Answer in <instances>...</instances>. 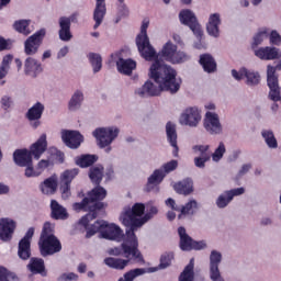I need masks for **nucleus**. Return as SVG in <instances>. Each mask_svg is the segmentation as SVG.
I'll list each match as a JSON object with an SVG mask.
<instances>
[{"mask_svg":"<svg viewBox=\"0 0 281 281\" xmlns=\"http://www.w3.org/2000/svg\"><path fill=\"white\" fill-rule=\"evenodd\" d=\"M269 38V29H261L258 33H256L252 37V42L250 43L251 49H259L260 45L265 43Z\"/></svg>","mask_w":281,"mask_h":281,"instance_id":"58836bf2","label":"nucleus"},{"mask_svg":"<svg viewBox=\"0 0 281 281\" xmlns=\"http://www.w3.org/2000/svg\"><path fill=\"white\" fill-rule=\"evenodd\" d=\"M87 229L86 237L91 238V236H95L98 232L100 233V238H104L105 240H114L115 243H122L126 236H124V231L117 225L113 223H109L104 220H98L89 226H83Z\"/></svg>","mask_w":281,"mask_h":281,"instance_id":"20e7f679","label":"nucleus"},{"mask_svg":"<svg viewBox=\"0 0 281 281\" xmlns=\"http://www.w3.org/2000/svg\"><path fill=\"white\" fill-rule=\"evenodd\" d=\"M0 281H19L16 273L7 270L5 267L0 266Z\"/></svg>","mask_w":281,"mask_h":281,"instance_id":"13d9d810","label":"nucleus"},{"mask_svg":"<svg viewBox=\"0 0 281 281\" xmlns=\"http://www.w3.org/2000/svg\"><path fill=\"white\" fill-rule=\"evenodd\" d=\"M50 216L55 221H67L69 218V213H67V209L58 203L56 200L50 201Z\"/></svg>","mask_w":281,"mask_h":281,"instance_id":"c85d7f7f","label":"nucleus"},{"mask_svg":"<svg viewBox=\"0 0 281 281\" xmlns=\"http://www.w3.org/2000/svg\"><path fill=\"white\" fill-rule=\"evenodd\" d=\"M175 260V252H164L160 257V263L156 268H150L151 272L159 271V269H168Z\"/></svg>","mask_w":281,"mask_h":281,"instance_id":"37998d69","label":"nucleus"},{"mask_svg":"<svg viewBox=\"0 0 281 281\" xmlns=\"http://www.w3.org/2000/svg\"><path fill=\"white\" fill-rule=\"evenodd\" d=\"M57 281H78V274L74 272H64L57 278Z\"/></svg>","mask_w":281,"mask_h":281,"instance_id":"338daca9","label":"nucleus"},{"mask_svg":"<svg viewBox=\"0 0 281 281\" xmlns=\"http://www.w3.org/2000/svg\"><path fill=\"white\" fill-rule=\"evenodd\" d=\"M200 65H202L206 74H214L216 71V60L210 54H203L200 56Z\"/></svg>","mask_w":281,"mask_h":281,"instance_id":"4c0bfd02","label":"nucleus"},{"mask_svg":"<svg viewBox=\"0 0 281 281\" xmlns=\"http://www.w3.org/2000/svg\"><path fill=\"white\" fill-rule=\"evenodd\" d=\"M231 76L234 78V80H237V82H240V80H245L247 76V68L243 67L239 70L232 69Z\"/></svg>","mask_w":281,"mask_h":281,"instance_id":"680f3d73","label":"nucleus"},{"mask_svg":"<svg viewBox=\"0 0 281 281\" xmlns=\"http://www.w3.org/2000/svg\"><path fill=\"white\" fill-rule=\"evenodd\" d=\"M179 168V161L178 160H170L168 162H165L160 169L162 170L165 177L166 175H170V172H175V170Z\"/></svg>","mask_w":281,"mask_h":281,"instance_id":"052dcab7","label":"nucleus"},{"mask_svg":"<svg viewBox=\"0 0 281 281\" xmlns=\"http://www.w3.org/2000/svg\"><path fill=\"white\" fill-rule=\"evenodd\" d=\"M16 229V222L12 218H1L0 220V240L3 243H10L14 231Z\"/></svg>","mask_w":281,"mask_h":281,"instance_id":"412c9836","label":"nucleus"},{"mask_svg":"<svg viewBox=\"0 0 281 281\" xmlns=\"http://www.w3.org/2000/svg\"><path fill=\"white\" fill-rule=\"evenodd\" d=\"M223 262V252L213 249L209 256V276L212 281H225L221 274V263Z\"/></svg>","mask_w":281,"mask_h":281,"instance_id":"9b49d317","label":"nucleus"},{"mask_svg":"<svg viewBox=\"0 0 281 281\" xmlns=\"http://www.w3.org/2000/svg\"><path fill=\"white\" fill-rule=\"evenodd\" d=\"M45 150H47V134H42L40 138L31 145L29 153L34 159H41Z\"/></svg>","mask_w":281,"mask_h":281,"instance_id":"5701e85b","label":"nucleus"},{"mask_svg":"<svg viewBox=\"0 0 281 281\" xmlns=\"http://www.w3.org/2000/svg\"><path fill=\"white\" fill-rule=\"evenodd\" d=\"M43 194H54L58 188V178L56 176H52L44 180L40 186Z\"/></svg>","mask_w":281,"mask_h":281,"instance_id":"c9c22d12","label":"nucleus"},{"mask_svg":"<svg viewBox=\"0 0 281 281\" xmlns=\"http://www.w3.org/2000/svg\"><path fill=\"white\" fill-rule=\"evenodd\" d=\"M90 65L93 69V74H98L102 69V56L100 54L90 53L88 55Z\"/></svg>","mask_w":281,"mask_h":281,"instance_id":"8fccbe9b","label":"nucleus"},{"mask_svg":"<svg viewBox=\"0 0 281 281\" xmlns=\"http://www.w3.org/2000/svg\"><path fill=\"white\" fill-rule=\"evenodd\" d=\"M254 54L260 60H281L280 48L273 46L255 48Z\"/></svg>","mask_w":281,"mask_h":281,"instance_id":"aec40b11","label":"nucleus"},{"mask_svg":"<svg viewBox=\"0 0 281 281\" xmlns=\"http://www.w3.org/2000/svg\"><path fill=\"white\" fill-rule=\"evenodd\" d=\"M177 52V45L172 44V42H167L161 49L160 56L164 60L170 63L171 58L175 56Z\"/></svg>","mask_w":281,"mask_h":281,"instance_id":"a18cd8bd","label":"nucleus"},{"mask_svg":"<svg viewBox=\"0 0 281 281\" xmlns=\"http://www.w3.org/2000/svg\"><path fill=\"white\" fill-rule=\"evenodd\" d=\"M166 135H167V142L175 148L173 150V157H178L179 155V146L177 145V125L172 122H168L166 124Z\"/></svg>","mask_w":281,"mask_h":281,"instance_id":"bb28decb","label":"nucleus"},{"mask_svg":"<svg viewBox=\"0 0 281 281\" xmlns=\"http://www.w3.org/2000/svg\"><path fill=\"white\" fill-rule=\"evenodd\" d=\"M32 238H34V227L29 228L19 243L18 256L21 260H27L32 256Z\"/></svg>","mask_w":281,"mask_h":281,"instance_id":"dca6fc26","label":"nucleus"},{"mask_svg":"<svg viewBox=\"0 0 281 281\" xmlns=\"http://www.w3.org/2000/svg\"><path fill=\"white\" fill-rule=\"evenodd\" d=\"M12 55H5L2 58V61L0 64V87H3L5 85V78L8 74H10V65H12L13 60Z\"/></svg>","mask_w":281,"mask_h":281,"instance_id":"473e14b6","label":"nucleus"},{"mask_svg":"<svg viewBox=\"0 0 281 281\" xmlns=\"http://www.w3.org/2000/svg\"><path fill=\"white\" fill-rule=\"evenodd\" d=\"M166 179V173H164V169L159 168L154 170V172L148 177L147 180V191L150 192L155 186H159L161 181Z\"/></svg>","mask_w":281,"mask_h":281,"instance_id":"72a5a7b5","label":"nucleus"},{"mask_svg":"<svg viewBox=\"0 0 281 281\" xmlns=\"http://www.w3.org/2000/svg\"><path fill=\"white\" fill-rule=\"evenodd\" d=\"M43 113H45V104L42 102H36L27 110L25 117L31 122L32 128H38V126H41V117H43Z\"/></svg>","mask_w":281,"mask_h":281,"instance_id":"a211bd4d","label":"nucleus"},{"mask_svg":"<svg viewBox=\"0 0 281 281\" xmlns=\"http://www.w3.org/2000/svg\"><path fill=\"white\" fill-rule=\"evenodd\" d=\"M119 5H117V14L114 20L115 23H120L122 19H126L128 14H131V11L128 10V7L123 0H117Z\"/></svg>","mask_w":281,"mask_h":281,"instance_id":"603ef678","label":"nucleus"},{"mask_svg":"<svg viewBox=\"0 0 281 281\" xmlns=\"http://www.w3.org/2000/svg\"><path fill=\"white\" fill-rule=\"evenodd\" d=\"M59 40L64 43H69L74 38L71 34V24L70 20L67 16L59 18V31H58Z\"/></svg>","mask_w":281,"mask_h":281,"instance_id":"b1692460","label":"nucleus"},{"mask_svg":"<svg viewBox=\"0 0 281 281\" xmlns=\"http://www.w3.org/2000/svg\"><path fill=\"white\" fill-rule=\"evenodd\" d=\"M139 244L137 241V236H135V231L130 227L125 232V237L121 247L111 248L108 250L110 256H124L128 260L142 261V254L139 252Z\"/></svg>","mask_w":281,"mask_h":281,"instance_id":"39448f33","label":"nucleus"},{"mask_svg":"<svg viewBox=\"0 0 281 281\" xmlns=\"http://www.w3.org/2000/svg\"><path fill=\"white\" fill-rule=\"evenodd\" d=\"M203 126L209 135H223V124L221 123V116L216 112L207 111L205 113Z\"/></svg>","mask_w":281,"mask_h":281,"instance_id":"f8f14e48","label":"nucleus"},{"mask_svg":"<svg viewBox=\"0 0 281 281\" xmlns=\"http://www.w3.org/2000/svg\"><path fill=\"white\" fill-rule=\"evenodd\" d=\"M61 142H64L65 146L76 150V148H80V144L85 142V136L80 134L78 131L74 130H61Z\"/></svg>","mask_w":281,"mask_h":281,"instance_id":"2eb2a0df","label":"nucleus"},{"mask_svg":"<svg viewBox=\"0 0 281 281\" xmlns=\"http://www.w3.org/2000/svg\"><path fill=\"white\" fill-rule=\"evenodd\" d=\"M38 247L41 256L44 258L47 256H54L63 250V245L56 236L40 237Z\"/></svg>","mask_w":281,"mask_h":281,"instance_id":"9d476101","label":"nucleus"},{"mask_svg":"<svg viewBox=\"0 0 281 281\" xmlns=\"http://www.w3.org/2000/svg\"><path fill=\"white\" fill-rule=\"evenodd\" d=\"M83 102H85V92L80 89L75 90L68 101V111H70L71 113H76V111H80V109H82Z\"/></svg>","mask_w":281,"mask_h":281,"instance_id":"a878e982","label":"nucleus"},{"mask_svg":"<svg viewBox=\"0 0 281 281\" xmlns=\"http://www.w3.org/2000/svg\"><path fill=\"white\" fill-rule=\"evenodd\" d=\"M144 273H146V269L144 268L132 269L125 272L117 281H135L136 278L144 276Z\"/></svg>","mask_w":281,"mask_h":281,"instance_id":"49530a36","label":"nucleus"},{"mask_svg":"<svg viewBox=\"0 0 281 281\" xmlns=\"http://www.w3.org/2000/svg\"><path fill=\"white\" fill-rule=\"evenodd\" d=\"M210 159L212 158H209L207 156L206 157H203V156H198L193 159L194 161V166L195 168H205V164H207V161H210Z\"/></svg>","mask_w":281,"mask_h":281,"instance_id":"774afa93","label":"nucleus"},{"mask_svg":"<svg viewBox=\"0 0 281 281\" xmlns=\"http://www.w3.org/2000/svg\"><path fill=\"white\" fill-rule=\"evenodd\" d=\"M95 8L93 11V21L95 22L93 25V30H98L102 25V21H104V16H106V0H95Z\"/></svg>","mask_w":281,"mask_h":281,"instance_id":"393cba45","label":"nucleus"},{"mask_svg":"<svg viewBox=\"0 0 281 281\" xmlns=\"http://www.w3.org/2000/svg\"><path fill=\"white\" fill-rule=\"evenodd\" d=\"M43 38H45V30H40L31 35L24 42V54L30 57L36 56L38 49H41V45H43Z\"/></svg>","mask_w":281,"mask_h":281,"instance_id":"ddd939ff","label":"nucleus"},{"mask_svg":"<svg viewBox=\"0 0 281 281\" xmlns=\"http://www.w3.org/2000/svg\"><path fill=\"white\" fill-rule=\"evenodd\" d=\"M136 45L142 58H145V60H155L154 63H161V60H159V55H157V50L150 45V38H136Z\"/></svg>","mask_w":281,"mask_h":281,"instance_id":"4468645a","label":"nucleus"},{"mask_svg":"<svg viewBox=\"0 0 281 281\" xmlns=\"http://www.w3.org/2000/svg\"><path fill=\"white\" fill-rule=\"evenodd\" d=\"M179 281H194V259H191L179 277Z\"/></svg>","mask_w":281,"mask_h":281,"instance_id":"de8ad7c7","label":"nucleus"},{"mask_svg":"<svg viewBox=\"0 0 281 281\" xmlns=\"http://www.w3.org/2000/svg\"><path fill=\"white\" fill-rule=\"evenodd\" d=\"M95 161H98L95 155H82L76 159V164L80 166V168H89V166H93Z\"/></svg>","mask_w":281,"mask_h":281,"instance_id":"09e8293b","label":"nucleus"},{"mask_svg":"<svg viewBox=\"0 0 281 281\" xmlns=\"http://www.w3.org/2000/svg\"><path fill=\"white\" fill-rule=\"evenodd\" d=\"M56 225L52 224L49 222L44 223L42 233H41V238L45 237V236H56L54 235V229H55Z\"/></svg>","mask_w":281,"mask_h":281,"instance_id":"69168bd1","label":"nucleus"},{"mask_svg":"<svg viewBox=\"0 0 281 281\" xmlns=\"http://www.w3.org/2000/svg\"><path fill=\"white\" fill-rule=\"evenodd\" d=\"M13 161L20 168L30 166L32 164V156L30 154V149H16L13 153Z\"/></svg>","mask_w":281,"mask_h":281,"instance_id":"cd10ccee","label":"nucleus"},{"mask_svg":"<svg viewBox=\"0 0 281 281\" xmlns=\"http://www.w3.org/2000/svg\"><path fill=\"white\" fill-rule=\"evenodd\" d=\"M149 77L158 87L151 81H146L135 90V94L139 98H153L159 95L161 91L175 94L181 89V78H177V70L172 66L164 64V61L156 60L151 64Z\"/></svg>","mask_w":281,"mask_h":281,"instance_id":"f257e3e1","label":"nucleus"},{"mask_svg":"<svg viewBox=\"0 0 281 281\" xmlns=\"http://www.w3.org/2000/svg\"><path fill=\"white\" fill-rule=\"evenodd\" d=\"M111 58H113V60H116V69L119 74H123V76H131V74H133V71L137 69V63L135 60L124 59L120 57V53L112 54Z\"/></svg>","mask_w":281,"mask_h":281,"instance_id":"6ab92c4d","label":"nucleus"},{"mask_svg":"<svg viewBox=\"0 0 281 281\" xmlns=\"http://www.w3.org/2000/svg\"><path fill=\"white\" fill-rule=\"evenodd\" d=\"M261 139L266 144L267 148L270 150H277L278 148V138L276 137V133L271 128L261 130Z\"/></svg>","mask_w":281,"mask_h":281,"instance_id":"c756f323","label":"nucleus"},{"mask_svg":"<svg viewBox=\"0 0 281 281\" xmlns=\"http://www.w3.org/2000/svg\"><path fill=\"white\" fill-rule=\"evenodd\" d=\"M202 117L201 109H199V106H188L181 112L179 123L181 126L196 128V126L201 124Z\"/></svg>","mask_w":281,"mask_h":281,"instance_id":"1a4fd4ad","label":"nucleus"},{"mask_svg":"<svg viewBox=\"0 0 281 281\" xmlns=\"http://www.w3.org/2000/svg\"><path fill=\"white\" fill-rule=\"evenodd\" d=\"M102 177H104V167L97 165L90 168L89 178L91 179L92 183L100 186Z\"/></svg>","mask_w":281,"mask_h":281,"instance_id":"79ce46f5","label":"nucleus"},{"mask_svg":"<svg viewBox=\"0 0 281 281\" xmlns=\"http://www.w3.org/2000/svg\"><path fill=\"white\" fill-rule=\"evenodd\" d=\"M196 210H199V202L196 200L191 199L180 207V214L178 218H183V216H194L196 214Z\"/></svg>","mask_w":281,"mask_h":281,"instance_id":"f704fd0d","label":"nucleus"},{"mask_svg":"<svg viewBox=\"0 0 281 281\" xmlns=\"http://www.w3.org/2000/svg\"><path fill=\"white\" fill-rule=\"evenodd\" d=\"M188 60H190V55H188V53L176 49V53H173V57H171L169 63H172V65H181V63H188Z\"/></svg>","mask_w":281,"mask_h":281,"instance_id":"864d4df0","label":"nucleus"},{"mask_svg":"<svg viewBox=\"0 0 281 281\" xmlns=\"http://www.w3.org/2000/svg\"><path fill=\"white\" fill-rule=\"evenodd\" d=\"M280 70L281 60H279L276 66H267V85L269 89L268 98L269 100H272V102H280L281 100L280 81L278 80V75L276 74V71Z\"/></svg>","mask_w":281,"mask_h":281,"instance_id":"0eeeda50","label":"nucleus"},{"mask_svg":"<svg viewBox=\"0 0 281 281\" xmlns=\"http://www.w3.org/2000/svg\"><path fill=\"white\" fill-rule=\"evenodd\" d=\"M246 85L247 87H258V85H260V72L256 71V70H251V69H247L246 70Z\"/></svg>","mask_w":281,"mask_h":281,"instance_id":"c03bdc74","label":"nucleus"},{"mask_svg":"<svg viewBox=\"0 0 281 281\" xmlns=\"http://www.w3.org/2000/svg\"><path fill=\"white\" fill-rule=\"evenodd\" d=\"M0 106L2 111H10L14 106V99L10 94H3L0 99Z\"/></svg>","mask_w":281,"mask_h":281,"instance_id":"bf43d9fd","label":"nucleus"},{"mask_svg":"<svg viewBox=\"0 0 281 281\" xmlns=\"http://www.w3.org/2000/svg\"><path fill=\"white\" fill-rule=\"evenodd\" d=\"M225 153H227V148L225 147V143L220 142L217 148H215L214 153L211 154L212 161L215 164H218L221 159L225 156Z\"/></svg>","mask_w":281,"mask_h":281,"instance_id":"5fc2aeb1","label":"nucleus"},{"mask_svg":"<svg viewBox=\"0 0 281 281\" xmlns=\"http://www.w3.org/2000/svg\"><path fill=\"white\" fill-rule=\"evenodd\" d=\"M232 198L229 193L226 191L222 192L217 199L215 200V205L218 207V210H225L229 203H232Z\"/></svg>","mask_w":281,"mask_h":281,"instance_id":"3c124183","label":"nucleus"},{"mask_svg":"<svg viewBox=\"0 0 281 281\" xmlns=\"http://www.w3.org/2000/svg\"><path fill=\"white\" fill-rule=\"evenodd\" d=\"M103 199H106V189L98 186L88 193V198H85L81 203H75L72 205L76 212H79V210L89 212L80 218L79 225L87 227L90 221L98 218V210L104 207V204L101 202Z\"/></svg>","mask_w":281,"mask_h":281,"instance_id":"7ed1b4c3","label":"nucleus"},{"mask_svg":"<svg viewBox=\"0 0 281 281\" xmlns=\"http://www.w3.org/2000/svg\"><path fill=\"white\" fill-rule=\"evenodd\" d=\"M30 20H18L13 23V29L15 32H19V34H23L24 36H29V34H32L33 29L30 27Z\"/></svg>","mask_w":281,"mask_h":281,"instance_id":"a19ab883","label":"nucleus"},{"mask_svg":"<svg viewBox=\"0 0 281 281\" xmlns=\"http://www.w3.org/2000/svg\"><path fill=\"white\" fill-rule=\"evenodd\" d=\"M24 168H25L24 175L25 177H27V179L34 178V177H41V171H38V169H34V165L32 164V161L30 165L24 166Z\"/></svg>","mask_w":281,"mask_h":281,"instance_id":"0e129e2a","label":"nucleus"},{"mask_svg":"<svg viewBox=\"0 0 281 281\" xmlns=\"http://www.w3.org/2000/svg\"><path fill=\"white\" fill-rule=\"evenodd\" d=\"M128 262L131 259H121L115 257H108L104 259V265L110 269H116L117 271H122L128 267Z\"/></svg>","mask_w":281,"mask_h":281,"instance_id":"2f4dec72","label":"nucleus"},{"mask_svg":"<svg viewBox=\"0 0 281 281\" xmlns=\"http://www.w3.org/2000/svg\"><path fill=\"white\" fill-rule=\"evenodd\" d=\"M179 21L182 25H187L193 32L195 38H201L203 36V26L199 23V19L194 11L190 9H183L179 13Z\"/></svg>","mask_w":281,"mask_h":281,"instance_id":"6e6552de","label":"nucleus"},{"mask_svg":"<svg viewBox=\"0 0 281 281\" xmlns=\"http://www.w3.org/2000/svg\"><path fill=\"white\" fill-rule=\"evenodd\" d=\"M221 25H223V18L221 16V13H210L205 24L206 34H209L212 38H220Z\"/></svg>","mask_w":281,"mask_h":281,"instance_id":"f3484780","label":"nucleus"},{"mask_svg":"<svg viewBox=\"0 0 281 281\" xmlns=\"http://www.w3.org/2000/svg\"><path fill=\"white\" fill-rule=\"evenodd\" d=\"M135 203L132 207L126 206L120 215V221L125 225V227H131L134 232H137L139 227L146 225L148 221L159 214V209L153 204V202L147 203Z\"/></svg>","mask_w":281,"mask_h":281,"instance_id":"f03ea898","label":"nucleus"},{"mask_svg":"<svg viewBox=\"0 0 281 281\" xmlns=\"http://www.w3.org/2000/svg\"><path fill=\"white\" fill-rule=\"evenodd\" d=\"M24 74L30 78H37L43 74V64L34 57H27L23 64Z\"/></svg>","mask_w":281,"mask_h":281,"instance_id":"4be33fe9","label":"nucleus"},{"mask_svg":"<svg viewBox=\"0 0 281 281\" xmlns=\"http://www.w3.org/2000/svg\"><path fill=\"white\" fill-rule=\"evenodd\" d=\"M29 269L31 273H40L41 276H46L45 261L42 258H31Z\"/></svg>","mask_w":281,"mask_h":281,"instance_id":"ea45409f","label":"nucleus"},{"mask_svg":"<svg viewBox=\"0 0 281 281\" xmlns=\"http://www.w3.org/2000/svg\"><path fill=\"white\" fill-rule=\"evenodd\" d=\"M78 172H79V170L77 168L68 169V170L64 171L60 176L61 183H70L71 184V181H74V179H76V177H78Z\"/></svg>","mask_w":281,"mask_h":281,"instance_id":"6e6d98bb","label":"nucleus"},{"mask_svg":"<svg viewBox=\"0 0 281 281\" xmlns=\"http://www.w3.org/2000/svg\"><path fill=\"white\" fill-rule=\"evenodd\" d=\"M173 188L178 194H184V196H188V194H192V192H194V182L192 179L187 178L176 183Z\"/></svg>","mask_w":281,"mask_h":281,"instance_id":"7c9ffc66","label":"nucleus"},{"mask_svg":"<svg viewBox=\"0 0 281 281\" xmlns=\"http://www.w3.org/2000/svg\"><path fill=\"white\" fill-rule=\"evenodd\" d=\"M270 45H276L277 47H280L281 45V35L277 30H272L270 33H268Z\"/></svg>","mask_w":281,"mask_h":281,"instance_id":"e2e57ef3","label":"nucleus"},{"mask_svg":"<svg viewBox=\"0 0 281 281\" xmlns=\"http://www.w3.org/2000/svg\"><path fill=\"white\" fill-rule=\"evenodd\" d=\"M92 136L97 139L99 148H105V153H111L113 150L111 144L120 136V127L115 125L98 127L92 132Z\"/></svg>","mask_w":281,"mask_h":281,"instance_id":"423d86ee","label":"nucleus"},{"mask_svg":"<svg viewBox=\"0 0 281 281\" xmlns=\"http://www.w3.org/2000/svg\"><path fill=\"white\" fill-rule=\"evenodd\" d=\"M178 234L180 236V249L182 251H192L194 240L189 236L188 233H186V228L179 227Z\"/></svg>","mask_w":281,"mask_h":281,"instance_id":"e433bc0d","label":"nucleus"},{"mask_svg":"<svg viewBox=\"0 0 281 281\" xmlns=\"http://www.w3.org/2000/svg\"><path fill=\"white\" fill-rule=\"evenodd\" d=\"M192 150L195 153V155H200V157H207L209 159H212L210 145H195L192 147Z\"/></svg>","mask_w":281,"mask_h":281,"instance_id":"4d7b16f0","label":"nucleus"}]
</instances>
